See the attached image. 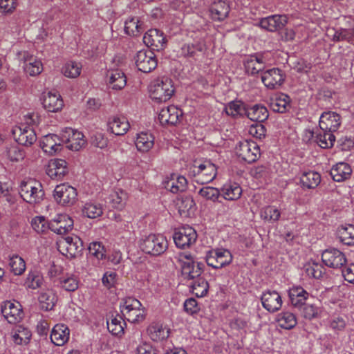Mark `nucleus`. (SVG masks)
<instances>
[{
    "mask_svg": "<svg viewBox=\"0 0 354 354\" xmlns=\"http://www.w3.org/2000/svg\"><path fill=\"white\" fill-rule=\"evenodd\" d=\"M150 97L158 102H166L174 93V88L171 79L162 77L153 80L149 86Z\"/></svg>",
    "mask_w": 354,
    "mask_h": 354,
    "instance_id": "1",
    "label": "nucleus"
},
{
    "mask_svg": "<svg viewBox=\"0 0 354 354\" xmlns=\"http://www.w3.org/2000/svg\"><path fill=\"white\" fill-rule=\"evenodd\" d=\"M19 194L24 201L31 205L41 203L44 196L41 184L34 180L23 181L20 185Z\"/></svg>",
    "mask_w": 354,
    "mask_h": 354,
    "instance_id": "2",
    "label": "nucleus"
},
{
    "mask_svg": "<svg viewBox=\"0 0 354 354\" xmlns=\"http://www.w3.org/2000/svg\"><path fill=\"white\" fill-rule=\"evenodd\" d=\"M57 250L68 258H75L81 254L83 250V242L76 235L61 237L57 241Z\"/></svg>",
    "mask_w": 354,
    "mask_h": 354,
    "instance_id": "3",
    "label": "nucleus"
},
{
    "mask_svg": "<svg viewBox=\"0 0 354 354\" xmlns=\"http://www.w3.org/2000/svg\"><path fill=\"white\" fill-rule=\"evenodd\" d=\"M121 313L124 317L132 323H139L145 319V310L138 299L129 297L124 301Z\"/></svg>",
    "mask_w": 354,
    "mask_h": 354,
    "instance_id": "4",
    "label": "nucleus"
},
{
    "mask_svg": "<svg viewBox=\"0 0 354 354\" xmlns=\"http://www.w3.org/2000/svg\"><path fill=\"white\" fill-rule=\"evenodd\" d=\"M140 248L147 254L158 256L167 250L168 243L163 235L151 234L142 240Z\"/></svg>",
    "mask_w": 354,
    "mask_h": 354,
    "instance_id": "5",
    "label": "nucleus"
},
{
    "mask_svg": "<svg viewBox=\"0 0 354 354\" xmlns=\"http://www.w3.org/2000/svg\"><path fill=\"white\" fill-rule=\"evenodd\" d=\"M178 260L182 264V275L185 279H192L199 277L203 272V264L195 262L190 254L180 252Z\"/></svg>",
    "mask_w": 354,
    "mask_h": 354,
    "instance_id": "6",
    "label": "nucleus"
},
{
    "mask_svg": "<svg viewBox=\"0 0 354 354\" xmlns=\"http://www.w3.org/2000/svg\"><path fill=\"white\" fill-rule=\"evenodd\" d=\"M53 196L57 203L63 206L72 205L77 200L76 189L66 183L60 184L55 187Z\"/></svg>",
    "mask_w": 354,
    "mask_h": 354,
    "instance_id": "7",
    "label": "nucleus"
},
{
    "mask_svg": "<svg viewBox=\"0 0 354 354\" xmlns=\"http://www.w3.org/2000/svg\"><path fill=\"white\" fill-rule=\"evenodd\" d=\"M236 154L243 160L252 163L259 158L261 153L259 147L255 142L243 140L236 147Z\"/></svg>",
    "mask_w": 354,
    "mask_h": 354,
    "instance_id": "8",
    "label": "nucleus"
},
{
    "mask_svg": "<svg viewBox=\"0 0 354 354\" xmlns=\"http://www.w3.org/2000/svg\"><path fill=\"white\" fill-rule=\"evenodd\" d=\"M288 295L292 305L301 310L305 318H308V306L306 305V301L309 296L308 292L302 287L296 286L289 290Z\"/></svg>",
    "mask_w": 354,
    "mask_h": 354,
    "instance_id": "9",
    "label": "nucleus"
},
{
    "mask_svg": "<svg viewBox=\"0 0 354 354\" xmlns=\"http://www.w3.org/2000/svg\"><path fill=\"white\" fill-rule=\"evenodd\" d=\"M138 69L143 73H149L157 66L158 62L154 53L149 50H142L135 57Z\"/></svg>",
    "mask_w": 354,
    "mask_h": 354,
    "instance_id": "10",
    "label": "nucleus"
},
{
    "mask_svg": "<svg viewBox=\"0 0 354 354\" xmlns=\"http://www.w3.org/2000/svg\"><path fill=\"white\" fill-rule=\"evenodd\" d=\"M12 133L15 140L19 144L26 147H30L37 140L35 130L29 125L15 127Z\"/></svg>",
    "mask_w": 354,
    "mask_h": 354,
    "instance_id": "11",
    "label": "nucleus"
},
{
    "mask_svg": "<svg viewBox=\"0 0 354 354\" xmlns=\"http://www.w3.org/2000/svg\"><path fill=\"white\" fill-rule=\"evenodd\" d=\"M62 142H64L66 147L72 151H79L86 145L83 133L71 128L66 129L62 132Z\"/></svg>",
    "mask_w": 354,
    "mask_h": 354,
    "instance_id": "12",
    "label": "nucleus"
},
{
    "mask_svg": "<svg viewBox=\"0 0 354 354\" xmlns=\"http://www.w3.org/2000/svg\"><path fill=\"white\" fill-rule=\"evenodd\" d=\"M197 238L195 230L191 227H186L176 232L173 236L175 244L178 248H185L193 244Z\"/></svg>",
    "mask_w": 354,
    "mask_h": 354,
    "instance_id": "13",
    "label": "nucleus"
},
{
    "mask_svg": "<svg viewBox=\"0 0 354 354\" xmlns=\"http://www.w3.org/2000/svg\"><path fill=\"white\" fill-rule=\"evenodd\" d=\"M322 259L327 266L333 268H342L346 262L344 254L335 248L326 250L322 254Z\"/></svg>",
    "mask_w": 354,
    "mask_h": 354,
    "instance_id": "14",
    "label": "nucleus"
},
{
    "mask_svg": "<svg viewBox=\"0 0 354 354\" xmlns=\"http://www.w3.org/2000/svg\"><path fill=\"white\" fill-rule=\"evenodd\" d=\"M47 175L52 179L62 180L68 174L66 160L54 159L50 160L46 169Z\"/></svg>",
    "mask_w": 354,
    "mask_h": 354,
    "instance_id": "15",
    "label": "nucleus"
},
{
    "mask_svg": "<svg viewBox=\"0 0 354 354\" xmlns=\"http://www.w3.org/2000/svg\"><path fill=\"white\" fill-rule=\"evenodd\" d=\"M261 80L268 88L276 89L283 83L285 77L280 69L272 68L262 74Z\"/></svg>",
    "mask_w": 354,
    "mask_h": 354,
    "instance_id": "16",
    "label": "nucleus"
},
{
    "mask_svg": "<svg viewBox=\"0 0 354 354\" xmlns=\"http://www.w3.org/2000/svg\"><path fill=\"white\" fill-rule=\"evenodd\" d=\"M341 124V117L335 112H325L319 117V126L322 131H336Z\"/></svg>",
    "mask_w": 354,
    "mask_h": 354,
    "instance_id": "17",
    "label": "nucleus"
},
{
    "mask_svg": "<svg viewBox=\"0 0 354 354\" xmlns=\"http://www.w3.org/2000/svg\"><path fill=\"white\" fill-rule=\"evenodd\" d=\"M261 303L265 309L270 313L278 311L282 306V299L275 290H267L261 297Z\"/></svg>",
    "mask_w": 354,
    "mask_h": 354,
    "instance_id": "18",
    "label": "nucleus"
},
{
    "mask_svg": "<svg viewBox=\"0 0 354 354\" xmlns=\"http://www.w3.org/2000/svg\"><path fill=\"white\" fill-rule=\"evenodd\" d=\"M43 151L49 155H54L62 149V138L50 133L42 137L39 142Z\"/></svg>",
    "mask_w": 354,
    "mask_h": 354,
    "instance_id": "19",
    "label": "nucleus"
},
{
    "mask_svg": "<svg viewBox=\"0 0 354 354\" xmlns=\"http://www.w3.org/2000/svg\"><path fill=\"white\" fill-rule=\"evenodd\" d=\"M1 313L10 324L19 322L22 319L23 315L19 304H15L10 301L4 302L1 306Z\"/></svg>",
    "mask_w": 354,
    "mask_h": 354,
    "instance_id": "20",
    "label": "nucleus"
},
{
    "mask_svg": "<svg viewBox=\"0 0 354 354\" xmlns=\"http://www.w3.org/2000/svg\"><path fill=\"white\" fill-rule=\"evenodd\" d=\"M182 115V111L176 106L171 105L161 109L158 115V120L162 125H175L178 123L180 117Z\"/></svg>",
    "mask_w": 354,
    "mask_h": 354,
    "instance_id": "21",
    "label": "nucleus"
},
{
    "mask_svg": "<svg viewBox=\"0 0 354 354\" xmlns=\"http://www.w3.org/2000/svg\"><path fill=\"white\" fill-rule=\"evenodd\" d=\"M216 176V167L210 162H205L197 167V179L200 184H206L212 181Z\"/></svg>",
    "mask_w": 354,
    "mask_h": 354,
    "instance_id": "22",
    "label": "nucleus"
},
{
    "mask_svg": "<svg viewBox=\"0 0 354 354\" xmlns=\"http://www.w3.org/2000/svg\"><path fill=\"white\" fill-rule=\"evenodd\" d=\"M145 44L153 50L162 49L165 44V37L162 32L157 29L149 30L143 37Z\"/></svg>",
    "mask_w": 354,
    "mask_h": 354,
    "instance_id": "23",
    "label": "nucleus"
},
{
    "mask_svg": "<svg viewBox=\"0 0 354 354\" xmlns=\"http://www.w3.org/2000/svg\"><path fill=\"white\" fill-rule=\"evenodd\" d=\"M286 15H274L261 19L260 26L268 31L274 32L282 28L287 24Z\"/></svg>",
    "mask_w": 354,
    "mask_h": 354,
    "instance_id": "24",
    "label": "nucleus"
},
{
    "mask_svg": "<svg viewBox=\"0 0 354 354\" xmlns=\"http://www.w3.org/2000/svg\"><path fill=\"white\" fill-rule=\"evenodd\" d=\"M330 174L333 180L342 182L350 178L352 169L348 164L341 162L331 168Z\"/></svg>",
    "mask_w": 354,
    "mask_h": 354,
    "instance_id": "25",
    "label": "nucleus"
},
{
    "mask_svg": "<svg viewBox=\"0 0 354 354\" xmlns=\"http://www.w3.org/2000/svg\"><path fill=\"white\" fill-rule=\"evenodd\" d=\"M43 105L48 111L57 112L62 109L64 103L60 95L49 91L44 96Z\"/></svg>",
    "mask_w": 354,
    "mask_h": 354,
    "instance_id": "26",
    "label": "nucleus"
},
{
    "mask_svg": "<svg viewBox=\"0 0 354 354\" xmlns=\"http://www.w3.org/2000/svg\"><path fill=\"white\" fill-rule=\"evenodd\" d=\"M311 139H313L317 145L323 149L333 147L335 142V136L328 131H322L315 133L311 131Z\"/></svg>",
    "mask_w": 354,
    "mask_h": 354,
    "instance_id": "27",
    "label": "nucleus"
},
{
    "mask_svg": "<svg viewBox=\"0 0 354 354\" xmlns=\"http://www.w3.org/2000/svg\"><path fill=\"white\" fill-rule=\"evenodd\" d=\"M69 338V329L64 324L55 325L51 332L52 342L57 346L64 345Z\"/></svg>",
    "mask_w": 354,
    "mask_h": 354,
    "instance_id": "28",
    "label": "nucleus"
},
{
    "mask_svg": "<svg viewBox=\"0 0 354 354\" xmlns=\"http://www.w3.org/2000/svg\"><path fill=\"white\" fill-rule=\"evenodd\" d=\"M290 97L284 93H280L271 98L270 106L274 112L286 113L290 108Z\"/></svg>",
    "mask_w": 354,
    "mask_h": 354,
    "instance_id": "29",
    "label": "nucleus"
},
{
    "mask_svg": "<svg viewBox=\"0 0 354 354\" xmlns=\"http://www.w3.org/2000/svg\"><path fill=\"white\" fill-rule=\"evenodd\" d=\"M109 85L113 90H121L127 84V79L120 70H110L108 71Z\"/></svg>",
    "mask_w": 354,
    "mask_h": 354,
    "instance_id": "30",
    "label": "nucleus"
},
{
    "mask_svg": "<svg viewBox=\"0 0 354 354\" xmlns=\"http://www.w3.org/2000/svg\"><path fill=\"white\" fill-rule=\"evenodd\" d=\"M176 206L181 216L188 217L194 211L195 202L191 196H183L178 198Z\"/></svg>",
    "mask_w": 354,
    "mask_h": 354,
    "instance_id": "31",
    "label": "nucleus"
},
{
    "mask_svg": "<svg viewBox=\"0 0 354 354\" xmlns=\"http://www.w3.org/2000/svg\"><path fill=\"white\" fill-rule=\"evenodd\" d=\"M246 115L252 121L262 122L268 118L269 114L266 106L256 104L247 109Z\"/></svg>",
    "mask_w": 354,
    "mask_h": 354,
    "instance_id": "32",
    "label": "nucleus"
},
{
    "mask_svg": "<svg viewBox=\"0 0 354 354\" xmlns=\"http://www.w3.org/2000/svg\"><path fill=\"white\" fill-rule=\"evenodd\" d=\"M109 127L111 132L115 135L122 136L127 132L129 124L124 117H114L109 122Z\"/></svg>",
    "mask_w": 354,
    "mask_h": 354,
    "instance_id": "33",
    "label": "nucleus"
},
{
    "mask_svg": "<svg viewBox=\"0 0 354 354\" xmlns=\"http://www.w3.org/2000/svg\"><path fill=\"white\" fill-rule=\"evenodd\" d=\"M12 337L15 344L21 345L28 344L31 337V332L23 326H16L12 330Z\"/></svg>",
    "mask_w": 354,
    "mask_h": 354,
    "instance_id": "34",
    "label": "nucleus"
},
{
    "mask_svg": "<svg viewBox=\"0 0 354 354\" xmlns=\"http://www.w3.org/2000/svg\"><path fill=\"white\" fill-rule=\"evenodd\" d=\"M212 17L214 20H223L228 15L230 6L226 1H214L211 8Z\"/></svg>",
    "mask_w": 354,
    "mask_h": 354,
    "instance_id": "35",
    "label": "nucleus"
},
{
    "mask_svg": "<svg viewBox=\"0 0 354 354\" xmlns=\"http://www.w3.org/2000/svg\"><path fill=\"white\" fill-rule=\"evenodd\" d=\"M245 72L250 75H256L265 68L263 59L256 56H251L244 62Z\"/></svg>",
    "mask_w": 354,
    "mask_h": 354,
    "instance_id": "36",
    "label": "nucleus"
},
{
    "mask_svg": "<svg viewBox=\"0 0 354 354\" xmlns=\"http://www.w3.org/2000/svg\"><path fill=\"white\" fill-rule=\"evenodd\" d=\"M154 144V138L151 133L142 132L138 135L136 140V146L138 151L147 152L152 148Z\"/></svg>",
    "mask_w": 354,
    "mask_h": 354,
    "instance_id": "37",
    "label": "nucleus"
},
{
    "mask_svg": "<svg viewBox=\"0 0 354 354\" xmlns=\"http://www.w3.org/2000/svg\"><path fill=\"white\" fill-rule=\"evenodd\" d=\"M221 192L225 200L235 201L241 197L242 189L236 183L227 184L223 185Z\"/></svg>",
    "mask_w": 354,
    "mask_h": 354,
    "instance_id": "38",
    "label": "nucleus"
},
{
    "mask_svg": "<svg viewBox=\"0 0 354 354\" xmlns=\"http://www.w3.org/2000/svg\"><path fill=\"white\" fill-rule=\"evenodd\" d=\"M38 299L41 308L46 311L53 309L57 301L56 296L51 290L41 292Z\"/></svg>",
    "mask_w": 354,
    "mask_h": 354,
    "instance_id": "39",
    "label": "nucleus"
},
{
    "mask_svg": "<svg viewBox=\"0 0 354 354\" xmlns=\"http://www.w3.org/2000/svg\"><path fill=\"white\" fill-rule=\"evenodd\" d=\"M338 235L341 242L345 245H354V225L341 226L338 230Z\"/></svg>",
    "mask_w": 354,
    "mask_h": 354,
    "instance_id": "40",
    "label": "nucleus"
},
{
    "mask_svg": "<svg viewBox=\"0 0 354 354\" xmlns=\"http://www.w3.org/2000/svg\"><path fill=\"white\" fill-rule=\"evenodd\" d=\"M82 212L84 216L90 218H97L103 213L102 205L94 202L85 203L82 209Z\"/></svg>",
    "mask_w": 354,
    "mask_h": 354,
    "instance_id": "41",
    "label": "nucleus"
},
{
    "mask_svg": "<svg viewBox=\"0 0 354 354\" xmlns=\"http://www.w3.org/2000/svg\"><path fill=\"white\" fill-rule=\"evenodd\" d=\"M142 30V24L136 17H129L125 22L124 31L129 36H137Z\"/></svg>",
    "mask_w": 354,
    "mask_h": 354,
    "instance_id": "42",
    "label": "nucleus"
},
{
    "mask_svg": "<svg viewBox=\"0 0 354 354\" xmlns=\"http://www.w3.org/2000/svg\"><path fill=\"white\" fill-rule=\"evenodd\" d=\"M208 288L207 281L200 277L196 278L191 285L192 293L198 297L205 295L208 291Z\"/></svg>",
    "mask_w": 354,
    "mask_h": 354,
    "instance_id": "43",
    "label": "nucleus"
},
{
    "mask_svg": "<svg viewBox=\"0 0 354 354\" xmlns=\"http://www.w3.org/2000/svg\"><path fill=\"white\" fill-rule=\"evenodd\" d=\"M123 324H125L121 316H112L111 321H107V328L113 335H121L124 333Z\"/></svg>",
    "mask_w": 354,
    "mask_h": 354,
    "instance_id": "44",
    "label": "nucleus"
},
{
    "mask_svg": "<svg viewBox=\"0 0 354 354\" xmlns=\"http://www.w3.org/2000/svg\"><path fill=\"white\" fill-rule=\"evenodd\" d=\"M277 322L281 328L285 329H291L297 324L295 316L289 312L280 314L278 317Z\"/></svg>",
    "mask_w": 354,
    "mask_h": 354,
    "instance_id": "45",
    "label": "nucleus"
},
{
    "mask_svg": "<svg viewBox=\"0 0 354 354\" xmlns=\"http://www.w3.org/2000/svg\"><path fill=\"white\" fill-rule=\"evenodd\" d=\"M9 266L15 275H21L26 269L25 261L18 255H14L10 258Z\"/></svg>",
    "mask_w": 354,
    "mask_h": 354,
    "instance_id": "46",
    "label": "nucleus"
},
{
    "mask_svg": "<svg viewBox=\"0 0 354 354\" xmlns=\"http://www.w3.org/2000/svg\"><path fill=\"white\" fill-rule=\"evenodd\" d=\"M205 48V45L201 42L196 44H187L182 46L181 53L185 57H194L196 52H202Z\"/></svg>",
    "mask_w": 354,
    "mask_h": 354,
    "instance_id": "47",
    "label": "nucleus"
},
{
    "mask_svg": "<svg viewBox=\"0 0 354 354\" xmlns=\"http://www.w3.org/2000/svg\"><path fill=\"white\" fill-rule=\"evenodd\" d=\"M62 71L66 77L75 78L80 75L81 65L79 63L69 62L64 65Z\"/></svg>",
    "mask_w": 354,
    "mask_h": 354,
    "instance_id": "48",
    "label": "nucleus"
},
{
    "mask_svg": "<svg viewBox=\"0 0 354 354\" xmlns=\"http://www.w3.org/2000/svg\"><path fill=\"white\" fill-rule=\"evenodd\" d=\"M247 109L240 102H232L225 108L227 115L236 117L246 115Z\"/></svg>",
    "mask_w": 354,
    "mask_h": 354,
    "instance_id": "49",
    "label": "nucleus"
},
{
    "mask_svg": "<svg viewBox=\"0 0 354 354\" xmlns=\"http://www.w3.org/2000/svg\"><path fill=\"white\" fill-rule=\"evenodd\" d=\"M187 180L184 176H178L176 181L170 180L167 183V188L173 193L183 192L186 189Z\"/></svg>",
    "mask_w": 354,
    "mask_h": 354,
    "instance_id": "50",
    "label": "nucleus"
},
{
    "mask_svg": "<svg viewBox=\"0 0 354 354\" xmlns=\"http://www.w3.org/2000/svg\"><path fill=\"white\" fill-rule=\"evenodd\" d=\"M148 331L151 339L156 342L162 340L169 335V331L158 325L151 326Z\"/></svg>",
    "mask_w": 354,
    "mask_h": 354,
    "instance_id": "51",
    "label": "nucleus"
},
{
    "mask_svg": "<svg viewBox=\"0 0 354 354\" xmlns=\"http://www.w3.org/2000/svg\"><path fill=\"white\" fill-rule=\"evenodd\" d=\"M198 194L206 200L215 202L221 196V192L213 187H203L199 190Z\"/></svg>",
    "mask_w": 354,
    "mask_h": 354,
    "instance_id": "52",
    "label": "nucleus"
},
{
    "mask_svg": "<svg viewBox=\"0 0 354 354\" xmlns=\"http://www.w3.org/2000/svg\"><path fill=\"white\" fill-rule=\"evenodd\" d=\"M112 207L116 209H122L126 200V194L122 192H115L110 196Z\"/></svg>",
    "mask_w": 354,
    "mask_h": 354,
    "instance_id": "53",
    "label": "nucleus"
},
{
    "mask_svg": "<svg viewBox=\"0 0 354 354\" xmlns=\"http://www.w3.org/2000/svg\"><path fill=\"white\" fill-rule=\"evenodd\" d=\"M261 216L268 221H277L279 218L280 212L273 206H268L261 212Z\"/></svg>",
    "mask_w": 354,
    "mask_h": 354,
    "instance_id": "54",
    "label": "nucleus"
},
{
    "mask_svg": "<svg viewBox=\"0 0 354 354\" xmlns=\"http://www.w3.org/2000/svg\"><path fill=\"white\" fill-rule=\"evenodd\" d=\"M354 39L353 28L352 29H340L336 30L333 35V40L343 41L346 40L351 41Z\"/></svg>",
    "mask_w": 354,
    "mask_h": 354,
    "instance_id": "55",
    "label": "nucleus"
},
{
    "mask_svg": "<svg viewBox=\"0 0 354 354\" xmlns=\"http://www.w3.org/2000/svg\"><path fill=\"white\" fill-rule=\"evenodd\" d=\"M217 252V259L220 268L229 265L232 261V255L230 252L225 249L216 250Z\"/></svg>",
    "mask_w": 354,
    "mask_h": 354,
    "instance_id": "56",
    "label": "nucleus"
},
{
    "mask_svg": "<svg viewBox=\"0 0 354 354\" xmlns=\"http://www.w3.org/2000/svg\"><path fill=\"white\" fill-rule=\"evenodd\" d=\"M24 69L30 75L35 76L39 75L42 71V64L39 60L32 62V59L26 64Z\"/></svg>",
    "mask_w": 354,
    "mask_h": 354,
    "instance_id": "57",
    "label": "nucleus"
},
{
    "mask_svg": "<svg viewBox=\"0 0 354 354\" xmlns=\"http://www.w3.org/2000/svg\"><path fill=\"white\" fill-rule=\"evenodd\" d=\"M43 277L38 273H30L26 279V284L28 288L32 289H36L43 283Z\"/></svg>",
    "mask_w": 354,
    "mask_h": 354,
    "instance_id": "58",
    "label": "nucleus"
},
{
    "mask_svg": "<svg viewBox=\"0 0 354 354\" xmlns=\"http://www.w3.org/2000/svg\"><path fill=\"white\" fill-rule=\"evenodd\" d=\"M31 225L37 232L42 233L47 230L48 222L44 216H36L32 218Z\"/></svg>",
    "mask_w": 354,
    "mask_h": 354,
    "instance_id": "59",
    "label": "nucleus"
},
{
    "mask_svg": "<svg viewBox=\"0 0 354 354\" xmlns=\"http://www.w3.org/2000/svg\"><path fill=\"white\" fill-rule=\"evenodd\" d=\"M59 224L62 225L63 228H61L62 234H66V232L71 231L73 227V219L66 214H60L58 215Z\"/></svg>",
    "mask_w": 354,
    "mask_h": 354,
    "instance_id": "60",
    "label": "nucleus"
},
{
    "mask_svg": "<svg viewBox=\"0 0 354 354\" xmlns=\"http://www.w3.org/2000/svg\"><path fill=\"white\" fill-rule=\"evenodd\" d=\"M88 250L92 255L95 256L98 259H102L104 256V247L99 242L90 243Z\"/></svg>",
    "mask_w": 354,
    "mask_h": 354,
    "instance_id": "61",
    "label": "nucleus"
},
{
    "mask_svg": "<svg viewBox=\"0 0 354 354\" xmlns=\"http://www.w3.org/2000/svg\"><path fill=\"white\" fill-rule=\"evenodd\" d=\"M60 283L62 287L67 291H75L78 288L77 281L73 277L61 279Z\"/></svg>",
    "mask_w": 354,
    "mask_h": 354,
    "instance_id": "62",
    "label": "nucleus"
},
{
    "mask_svg": "<svg viewBox=\"0 0 354 354\" xmlns=\"http://www.w3.org/2000/svg\"><path fill=\"white\" fill-rule=\"evenodd\" d=\"M6 156L11 161H19L24 158L23 152L17 147H11L8 149Z\"/></svg>",
    "mask_w": 354,
    "mask_h": 354,
    "instance_id": "63",
    "label": "nucleus"
},
{
    "mask_svg": "<svg viewBox=\"0 0 354 354\" xmlns=\"http://www.w3.org/2000/svg\"><path fill=\"white\" fill-rule=\"evenodd\" d=\"M91 145L100 149L104 148L107 145V140L102 133H97L91 137Z\"/></svg>",
    "mask_w": 354,
    "mask_h": 354,
    "instance_id": "64",
    "label": "nucleus"
}]
</instances>
